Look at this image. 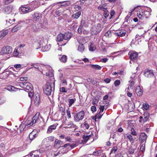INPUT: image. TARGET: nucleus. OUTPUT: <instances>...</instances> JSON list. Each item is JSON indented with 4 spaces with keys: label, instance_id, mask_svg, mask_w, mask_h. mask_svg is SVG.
Here are the masks:
<instances>
[{
    "label": "nucleus",
    "instance_id": "obj_8",
    "mask_svg": "<svg viewBox=\"0 0 157 157\" xmlns=\"http://www.w3.org/2000/svg\"><path fill=\"white\" fill-rule=\"evenodd\" d=\"M40 115L39 113H36L35 116L33 117L32 121L29 124V126H32L37 122V121L39 118Z\"/></svg>",
    "mask_w": 157,
    "mask_h": 157
},
{
    "label": "nucleus",
    "instance_id": "obj_39",
    "mask_svg": "<svg viewBox=\"0 0 157 157\" xmlns=\"http://www.w3.org/2000/svg\"><path fill=\"white\" fill-rule=\"evenodd\" d=\"M101 113H100V112H99V113H98L97 114H96V115L95 116V118L96 119L101 118L103 114H101Z\"/></svg>",
    "mask_w": 157,
    "mask_h": 157
},
{
    "label": "nucleus",
    "instance_id": "obj_17",
    "mask_svg": "<svg viewBox=\"0 0 157 157\" xmlns=\"http://www.w3.org/2000/svg\"><path fill=\"white\" fill-rule=\"evenodd\" d=\"M35 8H32V9L30 8H26L25 7H21V10L24 13H28L29 12L31 11L34 9Z\"/></svg>",
    "mask_w": 157,
    "mask_h": 157
},
{
    "label": "nucleus",
    "instance_id": "obj_21",
    "mask_svg": "<svg viewBox=\"0 0 157 157\" xmlns=\"http://www.w3.org/2000/svg\"><path fill=\"white\" fill-rule=\"evenodd\" d=\"M62 143V142L58 140H56L55 142L54 146L55 147L59 148L60 147V145Z\"/></svg>",
    "mask_w": 157,
    "mask_h": 157
},
{
    "label": "nucleus",
    "instance_id": "obj_49",
    "mask_svg": "<svg viewBox=\"0 0 157 157\" xmlns=\"http://www.w3.org/2000/svg\"><path fill=\"white\" fill-rule=\"evenodd\" d=\"M14 0H4V2L6 4H8L12 2Z\"/></svg>",
    "mask_w": 157,
    "mask_h": 157
},
{
    "label": "nucleus",
    "instance_id": "obj_27",
    "mask_svg": "<svg viewBox=\"0 0 157 157\" xmlns=\"http://www.w3.org/2000/svg\"><path fill=\"white\" fill-rule=\"evenodd\" d=\"M85 49V47L82 44H80L78 46V50L81 52H83Z\"/></svg>",
    "mask_w": 157,
    "mask_h": 157
},
{
    "label": "nucleus",
    "instance_id": "obj_35",
    "mask_svg": "<svg viewBox=\"0 0 157 157\" xmlns=\"http://www.w3.org/2000/svg\"><path fill=\"white\" fill-rule=\"evenodd\" d=\"M143 13V17H144V19L145 18L147 17V16L149 14V13L148 12L144 10L143 11H142Z\"/></svg>",
    "mask_w": 157,
    "mask_h": 157
},
{
    "label": "nucleus",
    "instance_id": "obj_16",
    "mask_svg": "<svg viewBox=\"0 0 157 157\" xmlns=\"http://www.w3.org/2000/svg\"><path fill=\"white\" fill-rule=\"evenodd\" d=\"M126 34V31L123 30H121L115 33L116 35L121 37L125 36Z\"/></svg>",
    "mask_w": 157,
    "mask_h": 157
},
{
    "label": "nucleus",
    "instance_id": "obj_63",
    "mask_svg": "<svg viewBox=\"0 0 157 157\" xmlns=\"http://www.w3.org/2000/svg\"><path fill=\"white\" fill-rule=\"evenodd\" d=\"M110 79L109 78H107L104 80V81L107 83H109L110 81Z\"/></svg>",
    "mask_w": 157,
    "mask_h": 157
},
{
    "label": "nucleus",
    "instance_id": "obj_24",
    "mask_svg": "<svg viewBox=\"0 0 157 157\" xmlns=\"http://www.w3.org/2000/svg\"><path fill=\"white\" fill-rule=\"evenodd\" d=\"M136 91L137 95L138 96H141L143 94V91L141 90L140 86L136 88Z\"/></svg>",
    "mask_w": 157,
    "mask_h": 157
},
{
    "label": "nucleus",
    "instance_id": "obj_11",
    "mask_svg": "<svg viewBox=\"0 0 157 157\" xmlns=\"http://www.w3.org/2000/svg\"><path fill=\"white\" fill-rule=\"evenodd\" d=\"M144 75L147 78H151L153 76L154 74L152 71L146 69L144 71Z\"/></svg>",
    "mask_w": 157,
    "mask_h": 157
},
{
    "label": "nucleus",
    "instance_id": "obj_64",
    "mask_svg": "<svg viewBox=\"0 0 157 157\" xmlns=\"http://www.w3.org/2000/svg\"><path fill=\"white\" fill-rule=\"evenodd\" d=\"M103 15L106 18L109 16V13L107 11L105 12H104Z\"/></svg>",
    "mask_w": 157,
    "mask_h": 157
},
{
    "label": "nucleus",
    "instance_id": "obj_46",
    "mask_svg": "<svg viewBox=\"0 0 157 157\" xmlns=\"http://www.w3.org/2000/svg\"><path fill=\"white\" fill-rule=\"evenodd\" d=\"M111 32L110 31H109L106 33L105 36L106 37H109L111 36Z\"/></svg>",
    "mask_w": 157,
    "mask_h": 157
},
{
    "label": "nucleus",
    "instance_id": "obj_15",
    "mask_svg": "<svg viewBox=\"0 0 157 157\" xmlns=\"http://www.w3.org/2000/svg\"><path fill=\"white\" fill-rule=\"evenodd\" d=\"M147 139V136L145 133H142L140 135V141L141 143H143L146 142Z\"/></svg>",
    "mask_w": 157,
    "mask_h": 157
},
{
    "label": "nucleus",
    "instance_id": "obj_61",
    "mask_svg": "<svg viewBox=\"0 0 157 157\" xmlns=\"http://www.w3.org/2000/svg\"><path fill=\"white\" fill-rule=\"evenodd\" d=\"M21 67V65L20 64H15L14 65V67L16 69L20 68Z\"/></svg>",
    "mask_w": 157,
    "mask_h": 157
},
{
    "label": "nucleus",
    "instance_id": "obj_10",
    "mask_svg": "<svg viewBox=\"0 0 157 157\" xmlns=\"http://www.w3.org/2000/svg\"><path fill=\"white\" fill-rule=\"evenodd\" d=\"M13 9V6L11 5H9L4 6L3 8V11L5 13L8 14L10 13Z\"/></svg>",
    "mask_w": 157,
    "mask_h": 157
},
{
    "label": "nucleus",
    "instance_id": "obj_56",
    "mask_svg": "<svg viewBox=\"0 0 157 157\" xmlns=\"http://www.w3.org/2000/svg\"><path fill=\"white\" fill-rule=\"evenodd\" d=\"M148 105L147 103L143 104V108L146 110L148 108Z\"/></svg>",
    "mask_w": 157,
    "mask_h": 157
},
{
    "label": "nucleus",
    "instance_id": "obj_29",
    "mask_svg": "<svg viewBox=\"0 0 157 157\" xmlns=\"http://www.w3.org/2000/svg\"><path fill=\"white\" fill-rule=\"evenodd\" d=\"M68 100L69 102V106L71 107L75 101L76 99L75 98L74 99H68Z\"/></svg>",
    "mask_w": 157,
    "mask_h": 157
},
{
    "label": "nucleus",
    "instance_id": "obj_42",
    "mask_svg": "<svg viewBox=\"0 0 157 157\" xmlns=\"http://www.w3.org/2000/svg\"><path fill=\"white\" fill-rule=\"evenodd\" d=\"M67 125L69 127H71L74 125L73 122L71 121H70L68 122Z\"/></svg>",
    "mask_w": 157,
    "mask_h": 157
},
{
    "label": "nucleus",
    "instance_id": "obj_2",
    "mask_svg": "<svg viewBox=\"0 0 157 157\" xmlns=\"http://www.w3.org/2000/svg\"><path fill=\"white\" fill-rule=\"evenodd\" d=\"M85 112L81 111L75 114L74 116V120L76 122H78L82 120L84 118Z\"/></svg>",
    "mask_w": 157,
    "mask_h": 157
},
{
    "label": "nucleus",
    "instance_id": "obj_19",
    "mask_svg": "<svg viewBox=\"0 0 157 157\" xmlns=\"http://www.w3.org/2000/svg\"><path fill=\"white\" fill-rule=\"evenodd\" d=\"M22 25L20 24H18L14 26L12 29L11 31L12 33H14L20 29L22 27Z\"/></svg>",
    "mask_w": 157,
    "mask_h": 157
},
{
    "label": "nucleus",
    "instance_id": "obj_48",
    "mask_svg": "<svg viewBox=\"0 0 157 157\" xmlns=\"http://www.w3.org/2000/svg\"><path fill=\"white\" fill-rule=\"evenodd\" d=\"M145 145L144 144H143L140 147V150L141 151H145Z\"/></svg>",
    "mask_w": 157,
    "mask_h": 157
},
{
    "label": "nucleus",
    "instance_id": "obj_1",
    "mask_svg": "<svg viewBox=\"0 0 157 157\" xmlns=\"http://www.w3.org/2000/svg\"><path fill=\"white\" fill-rule=\"evenodd\" d=\"M72 36L71 34L69 33H66L64 34L60 33L59 34L57 37V41H60L64 39L65 41L64 44H62V45H64L67 42L68 40L71 38Z\"/></svg>",
    "mask_w": 157,
    "mask_h": 157
},
{
    "label": "nucleus",
    "instance_id": "obj_40",
    "mask_svg": "<svg viewBox=\"0 0 157 157\" xmlns=\"http://www.w3.org/2000/svg\"><path fill=\"white\" fill-rule=\"evenodd\" d=\"M90 137V135L88 136H83L82 138L83 139L85 140V141L87 142V141L89 139Z\"/></svg>",
    "mask_w": 157,
    "mask_h": 157
},
{
    "label": "nucleus",
    "instance_id": "obj_32",
    "mask_svg": "<svg viewBox=\"0 0 157 157\" xmlns=\"http://www.w3.org/2000/svg\"><path fill=\"white\" fill-rule=\"evenodd\" d=\"M33 135H36V134L35 133V132L33 131L30 133L29 135V137L30 140H32L33 139Z\"/></svg>",
    "mask_w": 157,
    "mask_h": 157
},
{
    "label": "nucleus",
    "instance_id": "obj_52",
    "mask_svg": "<svg viewBox=\"0 0 157 157\" xmlns=\"http://www.w3.org/2000/svg\"><path fill=\"white\" fill-rule=\"evenodd\" d=\"M78 146V144L76 142L75 143H73L71 144H70V146H70V147L71 148V149H73L75 147L77 146Z\"/></svg>",
    "mask_w": 157,
    "mask_h": 157
},
{
    "label": "nucleus",
    "instance_id": "obj_60",
    "mask_svg": "<svg viewBox=\"0 0 157 157\" xmlns=\"http://www.w3.org/2000/svg\"><path fill=\"white\" fill-rule=\"evenodd\" d=\"M61 12L59 10H56V11L55 14L56 16H59L60 15Z\"/></svg>",
    "mask_w": 157,
    "mask_h": 157
},
{
    "label": "nucleus",
    "instance_id": "obj_36",
    "mask_svg": "<svg viewBox=\"0 0 157 157\" xmlns=\"http://www.w3.org/2000/svg\"><path fill=\"white\" fill-rule=\"evenodd\" d=\"M135 82L133 81H132L131 82L130 85H129L128 87V89H129L130 88L131 89H132L134 87V85H135Z\"/></svg>",
    "mask_w": 157,
    "mask_h": 157
},
{
    "label": "nucleus",
    "instance_id": "obj_31",
    "mask_svg": "<svg viewBox=\"0 0 157 157\" xmlns=\"http://www.w3.org/2000/svg\"><path fill=\"white\" fill-rule=\"evenodd\" d=\"M90 66L96 69L100 70L101 68V67L98 65L91 64Z\"/></svg>",
    "mask_w": 157,
    "mask_h": 157
},
{
    "label": "nucleus",
    "instance_id": "obj_13",
    "mask_svg": "<svg viewBox=\"0 0 157 157\" xmlns=\"http://www.w3.org/2000/svg\"><path fill=\"white\" fill-rule=\"evenodd\" d=\"M32 66H33V67H31L30 69H33V68H34L35 69H37L39 71H40V69H43L44 68H42V67H44L43 66H42V65L38 63H33L31 64Z\"/></svg>",
    "mask_w": 157,
    "mask_h": 157
},
{
    "label": "nucleus",
    "instance_id": "obj_25",
    "mask_svg": "<svg viewBox=\"0 0 157 157\" xmlns=\"http://www.w3.org/2000/svg\"><path fill=\"white\" fill-rule=\"evenodd\" d=\"M81 14V12L80 11L77 12L73 14L72 15V17L74 19H78L80 16Z\"/></svg>",
    "mask_w": 157,
    "mask_h": 157
},
{
    "label": "nucleus",
    "instance_id": "obj_6",
    "mask_svg": "<svg viewBox=\"0 0 157 157\" xmlns=\"http://www.w3.org/2000/svg\"><path fill=\"white\" fill-rule=\"evenodd\" d=\"M21 86H23V87L26 90L31 91L33 88L32 84L29 83L21 82L20 83Z\"/></svg>",
    "mask_w": 157,
    "mask_h": 157
},
{
    "label": "nucleus",
    "instance_id": "obj_30",
    "mask_svg": "<svg viewBox=\"0 0 157 157\" xmlns=\"http://www.w3.org/2000/svg\"><path fill=\"white\" fill-rule=\"evenodd\" d=\"M102 153V151L101 150H98L96 151H95L93 153V155L95 156H99L101 155V154Z\"/></svg>",
    "mask_w": 157,
    "mask_h": 157
},
{
    "label": "nucleus",
    "instance_id": "obj_20",
    "mask_svg": "<svg viewBox=\"0 0 157 157\" xmlns=\"http://www.w3.org/2000/svg\"><path fill=\"white\" fill-rule=\"evenodd\" d=\"M8 30H2L0 32V37L2 39L8 33Z\"/></svg>",
    "mask_w": 157,
    "mask_h": 157
},
{
    "label": "nucleus",
    "instance_id": "obj_7",
    "mask_svg": "<svg viewBox=\"0 0 157 157\" xmlns=\"http://www.w3.org/2000/svg\"><path fill=\"white\" fill-rule=\"evenodd\" d=\"M34 100L35 105L37 106L40 103V95L38 93H35L34 96Z\"/></svg>",
    "mask_w": 157,
    "mask_h": 157
},
{
    "label": "nucleus",
    "instance_id": "obj_58",
    "mask_svg": "<svg viewBox=\"0 0 157 157\" xmlns=\"http://www.w3.org/2000/svg\"><path fill=\"white\" fill-rule=\"evenodd\" d=\"M60 91L62 92H66L67 91L66 90L64 87H62L60 89Z\"/></svg>",
    "mask_w": 157,
    "mask_h": 157
},
{
    "label": "nucleus",
    "instance_id": "obj_23",
    "mask_svg": "<svg viewBox=\"0 0 157 157\" xmlns=\"http://www.w3.org/2000/svg\"><path fill=\"white\" fill-rule=\"evenodd\" d=\"M143 116V117H144L143 121L145 122L147 121L149 118L150 117L149 114L147 112H146L144 113Z\"/></svg>",
    "mask_w": 157,
    "mask_h": 157
},
{
    "label": "nucleus",
    "instance_id": "obj_5",
    "mask_svg": "<svg viewBox=\"0 0 157 157\" xmlns=\"http://www.w3.org/2000/svg\"><path fill=\"white\" fill-rule=\"evenodd\" d=\"M101 28L100 24L96 26L93 27L91 29V33L93 35H96L101 30Z\"/></svg>",
    "mask_w": 157,
    "mask_h": 157
},
{
    "label": "nucleus",
    "instance_id": "obj_41",
    "mask_svg": "<svg viewBox=\"0 0 157 157\" xmlns=\"http://www.w3.org/2000/svg\"><path fill=\"white\" fill-rule=\"evenodd\" d=\"M38 151H36L33 152L34 154H32V155L30 154V156L31 157H39V156L38 155L36 154L37 153H38Z\"/></svg>",
    "mask_w": 157,
    "mask_h": 157
},
{
    "label": "nucleus",
    "instance_id": "obj_45",
    "mask_svg": "<svg viewBox=\"0 0 157 157\" xmlns=\"http://www.w3.org/2000/svg\"><path fill=\"white\" fill-rule=\"evenodd\" d=\"M120 83V82L119 80H116L115 81L114 84L115 86L116 87L119 85Z\"/></svg>",
    "mask_w": 157,
    "mask_h": 157
},
{
    "label": "nucleus",
    "instance_id": "obj_55",
    "mask_svg": "<svg viewBox=\"0 0 157 157\" xmlns=\"http://www.w3.org/2000/svg\"><path fill=\"white\" fill-rule=\"evenodd\" d=\"M91 109L93 112H94L96 111V108L95 106H92L91 107Z\"/></svg>",
    "mask_w": 157,
    "mask_h": 157
},
{
    "label": "nucleus",
    "instance_id": "obj_4",
    "mask_svg": "<svg viewBox=\"0 0 157 157\" xmlns=\"http://www.w3.org/2000/svg\"><path fill=\"white\" fill-rule=\"evenodd\" d=\"M44 92L47 95H50L52 91L51 83L47 82L44 87Z\"/></svg>",
    "mask_w": 157,
    "mask_h": 157
},
{
    "label": "nucleus",
    "instance_id": "obj_34",
    "mask_svg": "<svg viewBox=\"0 0 157 157\" xmlns=\"http://www.w3.org/2000/svg\"><path fill=\"white\" fill-rule=\"evenodd\" d=\"M127 138L128 139L130 142H133L135 139V138H133L132 137V136L129 134L127 136Z\"/></svg>",
    "mask_w": 157,
    "mask_h": 157
},
{
    "label": "nucleus",
    "instance_id": "obj_37",
    "mask_svg": "<svg viewBox=\"0 0 157 157\" xmlns=\"http://www.w3.org/2000/svg\"><path fill=\"white\" fill-rule=\"evenodd\" d=\"M117 146L114 147L111 150L110 154L115 153L117 151Z\"/></svg>",
    "mask_w": 157,
    "mask_h": 157
},
{
    "label": "nucleus",
    "instance_id": "obj_28",
    "mask_svg": "<svg viewBox=\"0 0 157 157\" xmlns=\"http://www.w3.org/2000/svg\"><path fill=\"white\" fill-rule=\"evenodd\" d=\"M96 49V47L93 44V43H91L90 44V47L89 48V49L90 51H94Z\"/></svg>",
    "mask_w": 157,
    "mask_h": 157
},
{
    "label": "nucleus",
    "instance_id": "obj_14",
    "mask_svg": "<svg viewBox=\"0 0 157 157\" xmlns=\"http://www.w3.org/2000/svg\"><path fill=\"white\" fill-rule=\"evenodd\" d=\"M54 137L53 136H49L44 139L42 141V143L45 144L47 143L52 142L54 141Z\"/></svg>",
    "mask_w": 157,
    "mask_h": 157
},
{
    "label": "nucleus",
    "instance_id": "obj_33",
    "mask_svg": "<svg viewBox=\"0 0 157 157\" xmlns=\"http://www.w3.org/2000/svg\"><path fill=\"white\" fill-rule=\"evenodd\" d=\"M137 15H138V17L140 19H144V17H143V13L142 12H139L137 13Z\"/></svg>",
    "mask_w": 157,
    "mask_h": 157
},
{
    "label": "nucleus",
    "instance_id": "obj_50",
    "mask_svg": "<svg viewBox=\"0 0 157 157\" xmlns=\"http://www.w3.org/2000/svg\"><path fill=\"white\" fill-rule=\"evenodd\" d=\"M128 151L130 154H133L134 152V149L130 147L128 148Z\"/></svg>",
    "mask_w": 157,
    "mask_h": 157
},
{
    "label": "nucleus",
    "instance_id": "obj_22",
    "mask_svg": "<svg viewBox=\"0 0 157 157\" xmlns=\"http://www.w3.org/2000/svg\"><path fill=\"white\" fill-rule=\"evenodd\" d=\"M40 14L39 13H35L33 16V19L36 21H38L41 17Z\"/></svg>",
    "mask_w": 157,
    "mask_h": 157
},
{
    "label": "nucleus",
    "instance_id": "obj_54",
    "mask_svg": "<svg viewBox=\"0 0 157 157\" xmlns=\"http://www.w3.org/2000/svg\"><path fill=\"white\" fill-rule=\"evenodd\" d=\"M67 114L68 118H70L71 117V115L70 113V111L69 109H67Z\"/></svg>",
    "mask_w": 157,
    "mask_h": 157
},
{
    "label": "nucleus",
    "instance_id": "obj_59",
    "mask_svg": "<svg viewBox=\"0 0 157 157\" xmlns=\"http://www.w3.org/2000/svg\"><path fill=\"white\" fill-rule=\"evenodd\" d=\"M140 120L139 121L140 123H144L145 122H143V120H144L143 117V116H140Z\"/></svg>",
    "mask_w": 157,
    "mask_h": 157
},
{
    "label": "nucleus",
    "instance_id": "obj_18",
    "mask_svg": "<svg viewBox=\"0 0 157 157\" xmlns=\"http://www.w3.org/2000/svg\"><path fill=\"white\" fill-rule=\"evenodd\" d=\"M56 124H54L49 126L48 128L47 133H51L52 132L53 130L56 128Z\"/></svg>",
    "mask_w": 157,
    "mask_h": 157
},
{
    "label": "nucleus",
    "instance_id": "obj_9",
    "mask_svg": "<svg viewBox=\"0 0 157 157\" xmlns=\"http://www.w3.org/2000/svg\"><path fill=\"white\" fill-rule=\"evenodd\" d=\"M130 59L132 60H136L137 58L138 54L136 52L133 51L129 52L128 53Z\"/></svg>",
    "mask_w": 157,
    "mask_h": 157
},
{
    "label": "nucleus",
    "instance_id": "obj_53",
    "mask_svg": "<svg viewBox=\"0 0 157 157\" xmlns=\"http://www.w3.org/2000/svg\"><path fill=\"white\" fill-rule=\"evenodd\" d=\"M99 109H100V113H102L104 110V106L103 105V106H101L100 107H99Z\"/></svg>",
    "mask_w": 157,
    "mask_h": 157
},
{
    "label": "nucleus",
    "instance_id": "obj_43",
    "mask_svg": "<svg viewBox=\"0 0 157 157\" xmlns=\"http://www.w3.org/2000/svg\"><path fill=\"white\" fill-rule=\"evenodd\" d=\"M24 124L22 123L20 125V126H19V128L21 132H22L24 130Z\"/></svg>",
    "mask_w": 157,
    "mask_h": 157
},
{
    "label": "nucleus",
    "instance_id": "obj_26",
    "mask_svg": "<svg viewBox=\"0 0 157 157\" xmlns=\"http://www.w3.org/2000/svg\"><path fill=\"white\" fill-rule=\"evenodd\" d=\"M59 59L61 62L65 63L67 61V56L64 55H62Z\"/></svg>",
    "mask_w": 157,
    "mask_h": 157
},
{
    "label": "nucleus",
    "instance_id": "obj_57",
    "mask_svg": "<svg viewBox=\"0 0 157 157\" xmlns=\"http://www.w3.org/2000/svg\"><path fill=\"white\" fill-rule=\"evenodd\" d=\"M115 14V12L113 10H112L111 11V12L110 13V15H111V17H110L109 19H111L112 17Z\"/></svg>",
    "mask_w": 157,
    "mask_h": 157
},
{
    "label": "nucleus",
    "instance_id": "obj_3",
    "mask_svg": "<svg viewBox=\"0 0 157 157\" xmlns=\"http://www.w3.org/2000/svg\"><path fill=\"white\" fill-rule=\"evenodd\" d=\"M12 49L9 46H6L3 48L1 51L0 54L1 55L9 54L12 52Z\"/></svg>",
    "mask_w": 157,
    "mask_h": 157
},
{
    "label": "nucleus",
    "instance_id": "obj_44",
    "mask_svg": "<svg viewBox=\"0 0 157 157\" xmlns=\"http://www.w3.org/2000/svg\"><path fill=\"white\" fill-rule=\"evenodd\" d=\"M85 23V21L84 20H82L81 22L80 25L78 28L82 29L83 27V25H84V24Z\"/></svg>",
    "mask_w": 157,
    "mask_h": 157
},
{
    "label": "nucleus",
    "instance_id": "obj_62",
    "mask_svg": "<svg viewBox=\"0 0 157 157\" xmlns=\"http://www.w3.org/2000/svg\"><path fill=\"white\" fill-rule=\"evenodd\" d=\"M13 88H14V87L12 86H11L10 87H8L7 88V89L9 91H11L13 90Z\"/></svg>",
    "mask_w": 157,
    "mask_h": 157
},
{
    "label": "nucleus",
    "instance_id": "obj_47",
    "mask_svg": "<svg viewBox=\"0 0 157 157\" xmlns=\"http://www.w3.org/2000/svg\"><path fill=\"white\" fill-rule=\"evenodd\" d=\"M131 134L132 135H133V136H136V135H137L136 132L135 131V130H134V129H133V128H132L131 129Z\"/></svg>",
    "mask_w": 157,
    "mask_h": 157
},
{
    "label": "nucleus",
    "instance_id": "obj_51",
    "mask_svg": "<svg viewBox=\"0 0 157 157\" xmlns=\"http://www.w3.org/2000/svg\"><path fill=\"white\" fill-rule=\"evenodd\" d=\"M115 134L114 133L111 134L110 138H109V140L111 141L112 140L114 139L115 137Z\"/></svg>",
    "mask_w": 157,
    "mask_h": 157
},
{
    "label": "nucleus",
    "instance_id": "obj_38",
    "mask_svg": "<svg viewBox=\"0 0 157 157\" xmlns=\"http://www.w3.org/2000/svg\"><path fill=\"white\" fill-rule=\"evenodd\" d=\"M83 127L86 129H88L89 127V124L87 121H85L83 123Z\"/></svg>",
    "mask_w": 157,
    "mask_h": 157
},
{
    "label": "nucleus",
    "instance_id": "obj_12",
    "mask_svg": "<svg viewBox=\"0 0 157 157\" xmlns=\"http://www.w3.org/2000/svg\"><path fill=\"white\" fill-rule=\"evenodd\" d=\"M42 27V24L40 23L36 24L32 27L33 31L35 32L39 31L40 28Z\"/></svg>",
    "mask_w": 157,
    "mask_h": 157
}]
</instances>
